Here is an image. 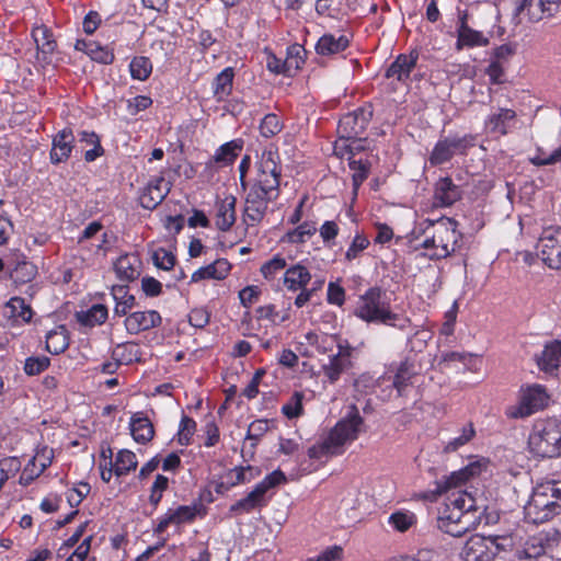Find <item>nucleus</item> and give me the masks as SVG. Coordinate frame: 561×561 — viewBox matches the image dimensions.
I'll return each mask as SVG.
<instances>
[{
    "instance_id": "nucleus-1",
    "label": "nucleus",
    "mask_w": 561,
    "mask_h": 561,
    "mask_svg": "<svg viewBox=\"0 0 561 561\" xmlns=\"http://www.w3.org/2000/svg\"><path fill=\"white\" fill-rule=\"evenodd\" d=\"M480 472L481 465L472 462L437 481V491L447 493L438 508L437 527L442 531L453 537H461L481 523L486 508L484 500L461 489L463 483Z\"/></svg>"
},
{
    "instance_id": "nucleus-2",
    "label": "nucleus",
    "mask_w": 561,
    "mask_h": 561,
    "mask_svg": "<svg viewBox=\"0 0 561 561\" xmlns=\"http://www.w3.org/2000/svg\"><path fill=\"white\" fill-rule=\"evenodd\" d=\"M363 419L359 415L356 405H351L347 415L342 419L329 436L320 444L313 445L308 449V455L312 459L333 456L342 453L345 443L357 438Z\"/></svg>"
},
{
    "instance_id": "nucleus-3",
    "label": "nucleus",
    "mask_w": 561,
    "mask_h": 561,
    "mask_svg": "<svg viewBox=\"0 0 561 561\" xmlns=\"http://www.w3.org/2000/svg\"><path fill=\"white\" fill-rule=\"evenodd\" d=\"M456 227V221L446 217L436 221L427 220L423 231L425 238L420 245L433 251L428 254L431 260L445 259L456 251L459 238Z\"/></svg>"
},
{
    "instance_id": "nucleus-4",
    "label": "nucleus",
    "mask_w": 561,
    "mask_h": 561,
    "mask_svg": "<svg viewBox=\"0 0 561 561\" xmlns=\"http://www.w3.org/2000/svg\"><path fill=\"white\" fill-rule=\"evenodd\" d=\"M526 514L536 524L545 523L561 513V480L538 483L525 507Z\"/></svg>"
},
{
    "instance_id": "nucleus-5",
    "label": "nucleus",
    "mask_w": 561,
    "mask_h": 561,
    "mask_svg": "<svg viewBox=\"0 0 561 561\" xmlns=\"http://www.w3.org/2000/svg\"><path fill=\"white\" fill-rule=\"evenodd\" d=\"M528 447L537 457H560L561 422L553 419L536 422L528 437Z\"/></svg>"
},
{
    "instance_id": "nucleus-6",
    "label": "nucleus",
    "mask_w": 561,
    "mask_h": 561,
    "mask_svg": "<svg viewBox=\"0 0 561 561\" xmlns=\"http://www.w3.org/2000/svg\"><path fill=\"white\" fill-rule=\"evenodd\" d=\"M355 314L366 322L386 325H394L399 319V316L390 310L385 293L379 287H371L359 297Z\"/></svg>"
},
{
    "instance_id": "nucleus-7",
    "label": "nucleus",
    "mask_w": 561,
    "mask_h": 561,
    "mask_svg": "<svg viewBox=\"0 0 561 561\" xmlns=\"http://www.w3.org/2000/svg\"><path fill=\"white\" fill-rule=\"evenodd\" d=\"M512 547V538L507 536L472 535L465 543L461 556L465 561H493L501 552Z\"/></svg>"
},
{
    "instance_id": "nucleus-8",
    "label": "nucleus",
    "mask_w": 561,
    "mask_h": 561,
    "mask_svg": "<svg viewBox=\"0 0 561 561\" xmlns=\"http://www.w3.org/2000/svg\"><path fill=\"white\" fill-rule=\"evenodd\" d=\"M286 481L280 470H275L266 476L255 488L243 499L230 506V512L236 514L250 513L267 504L265 494L271 489Z\"/></svg>"
},
{
    "instance_id": "nucleus-9",
    "label": "nucleus",
    "mask_w": 561,
    "mask_h": 561,
    "mask_svg": "<svg viewBox=\"0 0 561 561\" xmlns=\"http://www.w3.org/2000/svg\"><path fill=\"white\" fill-rule=\"evenodd\" d=\"M537 254L552 270L561 268V228L543 229L538 242Z\"/></svg>"
},
{
    "instance_id": "nucleus-10",
    "label": "nucleus",
    "mask_w": 561,
    "mask_h": 561,
    "mask_svg": "<svg viewBox=\"0 0 561 561\" xmlns=\"http://www.w3.org/2000/svg\"><path fill=\"white\" fill-rule=\"evenodd\" d=\"M277 156L273 151H264L261 161L257 163V175L251 186L259 187L264 192L278 196L280 169L278 168Z\"/></svg>"
},
{
    "instance_id": "nucleus-11",
    "label": "nucleus",
    "mask_w": 561,
    "mask_h": 561,
    "mask_svg": "<svg viewBox=\"0 0 561 561\" xmlns=\"http://www.w3.org/2000/svg\"><path fill=\"white\" fill-rule=\"evenodd\" d=\"M373 118V106L367 104L345 114L339 122L337 133L342 139H357Z\"/></svg>"
},
{
    "instance_id": "nucleus-12",
    "label": "nucleus",
    "mask_w": 561,
    "mask_h": 561,
    "mask_svg": "<svg viewBox=\"0 0 561 561\" xmlns=\"http://www.w3.org/2000/svg\"><path fill=\"white\" fill-rule=\"evenodd\" d=\"M276 198V195L264 192L261 186H250L243 207L244 221L248 225L260 222L266 214L268 203Z\"/></svg>"
},
{
    "instance_id": "nucleus-13",
    "label": "nucleus",
    "mask_w": 561,
    "mask_h": 561,
    "mask_svg": "<svg viewBox=\"0 0 561 561\" xmlns=\"http://www.w3.org/2000/svg\"><path fill=\"white\" fill-rule=\"evenodd\" d=\"M547 399L548 396L541 387H530L523 394L519 405L511 408L507 414L514 419L527 417L539 409H542L546 405Z\"/></svg>"
},
{
    "instance_id": "nucleus-14",
    "label": "nucleus",
    "mask_w": 561,
    "mask_h": 561,
    "mask_svg": "<svg viewBox=\"0 0 561 561\" xmlns=\"http://www.w3.org/2000/svg\"><path fill=\"white\" fill-rule=\"evenodd\" d=\"M339 352L329 358V363L322 366L324 376L331 383L339 380L340 376L346 371L351 365L352 346L346 340L339 341Z\"/></svg>"
},
{
    "instance_id": "nucleus-15",
    "label": "nucleus",
    "mask_w": 561,
    "mask_h": 561,
    "mask_svg": "<svg viewBox=\"0 0 561 561\" xmlns=\"http://www.w3.org/2000/svg\"><path fill=\"white\" fill-rule=\"evenodd\" d=\"M171 184L163 176L156 178L145 187L139 197L141 207L146 209H154L168 196Z\"/></svg>"
},
{
    "instance_id": "nucleus-16",
    "label": "nucleus",
    "mask_w": 561,
    "mask_h": 561,
    "mask_svg": "<svg viewBox=\"0 0 561 561\" xmlns=\"http://www.w3.org/2000/svg\"><path fill=\"white\" fill-rule=\"evenodd\" d=\"M162 318L156 310L136 311L125 319V328L128 333L137 334L142 331L157 328L161 324Z\"/></svg>"
},
{
    "instance_id": "nucleus-17",
    "label": "nucleus",
    "mask_w": 561,
    "mask_h": 561,
    "mask_svg": "<svg viewBox=\"0 0 561 561\" xmlns=\"http://www.w3.org/2000/svg\"><path fill=\"white\" fill-rule=\"evenodd\" d=\"M75 136L71 129L65 128L58 131L53 138V146L49 154L53 164L65 162L73 149Z\"/></svg>"
},
{
    "instance_id": "nucleus-18",
    "label": "nucleus",
    "mask_w": 561,
    "mask_h": 561,
    "mask_svg": "<svg viewBox=\"0 0 561 561\" xmlns=\"http://www.w3.org/2000/svg\"><path fill=\"white\" fill-rule=\"evenodd\" d=\"M540 370L553 374L561 366V340L547 343L540 354L535 356Z\"/></svg>"
},
{
    "instance_id": "nucleus-19",
    "label": "nucleus",
    "mask_w": 561,
    "mask_h": 561,
    "mask_svg": "<svg viewBox=\"0 0 561 561\" xmlns=\"http://www.w3.org/2000/svg\"><path fill=\"white\" fill-rule=\"evenodd\" d=\"M457 33V49H461L463 46L474 47L486 46L489 44V39L481 32L468 26L466 12L459 16Z\"/></svg>"
},
{
    "instance_id": "nucleus-20",
    "label": "nucleus",
    "mask_w": 561,
    "mask_h": 561,
    "mask_svg": "<svg viewBox=\"0 0 561 561\" xmlns=\"http://www.w3.org/2000/svg\"><path fill=\"white\" fill-rule=\"evenodd\" d=\"M237 198L232 195L226 196L216 203V227L220 231H228L236 222Z\"/></svg>"
},
{
    "instance_id": "nucleus-21",
    "label": "nucleus",
    "mask_w": 561,
    "mask_h": 561,
    "mask_svg": "<svg viewBox=\"0 0 561 561\" xmlns=\"http://www.w3.org/2000/svg\"><path fill=\"white\" fill-rule=\"evenodd\" d=\"M461 197V190L450 178H442L435 184L434 198L439 206H451Z\"/></svg>"
},
{
    "instance_id": "nucleus-22",
    "label": "nucleus",
    "mask_w": 561,
    "mask_h": 561,
    "mask_svg": "<svg viewBox=\"0 0 561 561\" xmlns=\"http://www.w3.org/2000/svg\"><path fill=\"white\" fill-rule=\"evenodd\" d=\"M129 428L133 438L139 444H146L153 438V425L142 412H137L131 416Z\"/></svg>"
},
{
    "instance_id": "nucleus-23",
    "label": "nucleus",
    "mask_w": 561,
    "mask_h": 561,
    "mask_svg": "<svg viewBox=\"0 0 561 561\" xmlns=\"http://www.w3.org/2000/svg\"><path fill=\"white\" fill-rule=\"evenodd\" d=\"M141 261L136 254H123L114 263L117 276L123 280H134L140 275Z\"/></svg>"
},
{
    "instance_id": "nucleus-24",
    "label": "nucleus",
    "mask_w": 561,
    "mask_h": 561,
    "mask_svg": "<svg viewBox=\"0 0 561 561\" xmlns=\"http://www.w3.org/2000/svg\"><path fill=\"white\" fill-rule=\"evenodd\" d=\"M551 547L549 535L539 533L530 537L524 545V548L518 551L519 559H537L543 556L548 548Z\"/></svg>"
},
{
    "instance_id": "nucleus-25",
    "label": "nucleus",
    "mask_w": 561,
    "mask_h": 561,
    "mask_svg": "<svg viewBox=\"0 0 561 561\" xmlns=\"http://www.w3.org/2000/svg\"><path fill=\"white\" fill-rule=\"evenodd\" d=\"M348 45L350 41L345 35L324 34L318 39L316 51L320 56H332L344 51Z\"/></svg>"
},
{
    "instance_id": "nucleus-26",
    "label": "nucleus",
    "mask_w": 561,
    "mask_h": 561,
    "mask_svg": "<svg viewBox=\"0 0 561 561\" xmlns=\"http://www.w3.org/2000/svg\"><path fill=\"white\" fill-rule=\"evenodd\" d=\"M230 268L231 265L226 259H219L195 271L192 275V282H199L202 279H224L229 274Z\"/></svg>"
},
{
    "instance_id": "nucleus-27",
    "label": "nucleus",
    "mask_w": 561,
    "mask_h": 561,
    "mask_svg": "<svg viewBox=\"0 0 561 561\" xmlns=\"http://www.w3.org/2000/svg\"><path fill=\"white\" fill-rule=\"evenodd\" d=\"M310 279L311 274L309 271L300 263H297L285 272L284 286L287 290L297 291L306 287Z\"/></svg>"
},
{
    "instance_id": "nucleus-28",
    "label": "nucleus",
    "mask_w": 561,
    "mask_h": 561,
    "mask_svg": "<svg viewBox=\"0 0 561 561\" xmlns=\"http://www.w3.org/2000/svg\"><path fill=\"white\" fill-rule=\"evenodd\" d=\"M416 59L417 57H413L412 55H399L387 69L386 77L396 78L399 81H405L414 69Z\"/></svg>"
},
{
    "instance_id": "nucleus-29",
    "label": "nucleus",
    "mask_w": 561,
    "mask_h": 561,
    "mask_svg": "<svg viewBox=\"0 0 561 561\" xmlns=\"http://www.w3.org/2000/svg\"><path fill=\"white\" fill-rule=\"evenodd\" d=\"M49 465V457H44L43 459H41L38 455L34 456L25 466L22 474L20 476L19 483L24 486L30 485L36 478H38L44 472V470Z\"/></svg>"
},
{
    "instance_id": "nucleus-30",
    "label": "nucleus",
    "mask_w": 561,
    "mask_h": 561,
    "mask_svg": "<svg viewBox=\"0 0 561 561\" xmlns=\"http://www.w3.org/2000/svg\"><path fill=\"white\" fill-rule=\"evenodd\" d=\"M234 71L231 67L219 72L213 82V92L217 101H224L232 91Z\"/></svg>"
},
{
    "instance_id": "nucleus-31",
    "label": "nucleus",
    "mask_w": 561,
    "mask_h": 561,
    "mask_svg": "<svg viewBox=\"0 0 561 561\" xmlns=\"http://www.w3.org/2000/svg\"><path fill=\"white\" fill-rule=\"evenodd\" d=\"M112 296L116 301L114 313L116 316L123 317L126 316L127 312L135 307L136 298L135 296L128 294L127 286H113Z\"/></svg>"
},
{
    "instance_id": "nucleus-32",
    "label": "nucleus",
    "mask_w": 561,
    "mask_h": 561,
    "mask_svg": "<svg viewBox=\"0 0 561 561\" xmlns=\"http://www.w3.org/2000/svg\"><path fill=\"white\" fill-rule=\"evenodd\" d=\"M108 311L104 305H93L87 311L77 312L76 317L80 324L84 327H95L102 324L107 319Z\"/></svg>"
},
{
    "instance_id": "nucleus-33",
    "label": "nucleus",
    "mask_w": 561,
    "mask_h": 561,
    "mask_svg": "<svg viewBox=\"0 0 561 561\" xmlns=\"http://www.w3.org/2000/svg\"><path fill=\"white\" fill-rule=\"evenodd\" d=\"M69 346L67 330L65 327H58L51 330L46 335V350L53 354L58 355L64 353Z\"/></svg>"
},
{
    "instance_id": "nucleus-34",
    "label": "nucleus",
    "mask_w": 561,
    "mask_h": 561,
    "mask_svg": "<svg viewBox=\"0 0 561 561\" xmlns=\"http://www.w3.org/2000/svg\"><path fill=\"white\" fill-rule=\"evenodd\" d=\"M168 512L172 517L173 524L175 525L192 522L197 515L205 514L204 507L201 503L193 505H181L174 510L170 508Z\"/></svg>"
},
{
    "instance_id": "nucleus-35",
    "label": "nucleus",
    "mask_w": 561,
    "mask_h": 561,
    "mask_svg": "<svg viewBox=\"0 0 561 561\" xmlns=\"http://www.w3.org/2000/svg\"><path fill=\"white\" fill-rule=\"evenodd\" d=\"M242 145L241 140H231L220 146L214 156V161L224 165L231 164L242 150Z\"/></svg>"
},
{
    "instance_id": "nucleus-36",
    "label": "nucleus",
    "mask_w": 561,
    "mask_h": 561,
    "mask_svg": "<svg viewBox=\"0 0 561 561\" xmlns=\"http://www.w3.org/2000/svg\"><path fill=\"white\" fill-rule=\"evenodd\" d=\"M515 118V112L510 108H500L497 113L492 114L486 121V127L491 131H499L502 135L507 133V123Z\"/></svg>"
},
{
    "instance_id": "nucleus-37",
    "label": "nucleus",
    "mask_w": 561,
    "mask_h": 561,
    "mask_svg": "<svg viewBox=\"0 0 561 561\" xmlns=\"http://www.w3.org/2000/svg\"><path fill=\"white\" fill-rule=\"evenodd\" d=\"M138 461L136 455L128 450L122 449L116 455V461L114 463V473L117 477L124 476L137 468Z\"/></svg>"
},
{
    "instance_id": "nucleus-38",
    "label": "nucleus",
    "mask_w": 561,
    "mask_h": 561,
    "mask_svg": "<svg viewBox=\"0 0 561 561\" xmlns=\"http://www.w3.org/2000/svg\"><path fill=\"white\" fill-rule=\"evenodd\" d=\"M348 167L353 171L352 180L353 187L355 191L363 184V182L368 178L370 170V162L368 160L358 159L356 160L353 157L348 158Z\"/></svg>"
},
{
    "instance_id": "nucleus-39",
    "label": "nucleus",
    "mask_w": 561,
    "mask_h": 561,
    "mask_svg": "<svg viewBox=\"0 0 561 561\" xmlns=\"http://www.w3.org/2000/svg\"><path fill=\"white\" fill-rule=\"evenodd\" d=\"M257 474V471L251 467H236L226 474V489L230 486H234L240 483H245L254 479V477Z\"/></svg>"
},
{
    "instance_id": "nucleus-40",
    "label": "nucleus",
    "mask_w": 561,
    "mask_h": 561,
    "mask_svg": "<svg viewBox=\"0 0 561 561\" xmlns=\"http://www.w3.org/2000/svg\"><path fill=\"white\" fill-rule=\"evenodd\" d=\"M36 273V266L23 259L16 262L14 268L11 272V278L15 283L25 284L31 282L35 277Z\"/></svg>"
},
{
    "instance_id": "nucleus-41",
    "label": "nucleus",
    "mask_w": 561,
    "mask_h": 561,
    "mask_svg": "<svg viewBox=\"0 0 561 561\" xmlns=\"http://www.w3.org/2000/svg\"><path fill=\"white\" fill-rule=\"evenodd\" d=\"M413 375V365L410 364L408 360H404L399 365L392 381V386L393 388L397 389L399 396L403 393Z\"/></svg>"
},
{
    "instance_id": "nucleus-42",
    "label": "nucleus",
    "mask_w": 561,
    "mask_h": 561,
    "mask_svg": "<svg viewBox=\"0 0 561 561\" xmlns=\"http://www.w3.org/2000/svg\"><path fill=\"white\" fill-rule=\"evenodd\" d=\"M129 70L134 79L144 81L151 75L152 64L148 57H134L129 64Z\"/></svg>"
},
{
    "instance_id": "nucleus-43",
    "label": "nucleus",
    "mask_w": 561,
    "mask_h": 561,
    "mask_svg": "<svg viewBox=\"0 0 561 561\" xmlns=\"http://www.w3.org/2000/svg\"><path fill=\"white\" fill-rule=\"evenodd\" d=\"M5 309L9 310L10 317L22 319L23 321L27 322L32 318V309L28 305L25 304L24 299L21 297H13L11 298L7 305Z\"/></svg>"
},
{
    "instance_id": "nucleus-44",
    "label": "nucleus",
    "mask_w": 561,
    "mask_h": 561,
    "mask_svg": "<svg viewBox=\"0 0 561 561\" xmlns=\"http://www.w3.org/2000/svg\"><path fill=\"white\" fill-rule=\"evenodd\" d=\"M445 139L450 148L453 157L455 154H466L467 150L474 146L476 140L474 136L470 134L463 136H449L445 137Z\"/></svg>"
},
{
    "instance_id": "nucleus-45",
    "label": "nucleus",
    "mask_w": 561,
    "mask_h": 561,
    "mask_svg": "<svg viewBox=\"0 0 561 561\" xmlns=\"http://www.w3.org/2000/svg\"><path fill=\"white\" fill-rule=\"evenodd\" d=\"M306 49L299 44H294L287 48V56L285 61L291 73V77L305 64Z\"/></svg>"
},
{
    "instance_id": "nucleus-46",
    "label": "nucleus",
    "mask_w": 561,
    "mask_h": 561,
    "mask_svg": "<svg viewBox=\"0 0 561 561\" xmlns=\"http://www.w3.org/2000/svg\"><path fill=\"white\" fill-rule=\"evenodd\" d=\"M453 158L450 148L446 141L445 138L439 139L436 145L434 146L431 156H430V163L432 165H440L448 161H450Z\"/></svg>"
},
{
    "instance_id": "nucleus-47",
    "label": "nucleus",
    "mask_w": 561,
    "mask_h": 561,
    "mask_svg": "<svg viewBox=\"0 0 561 561\" xmlns=\"http://www.w3.org/2000/svg\"><path fill=\"white\" fill-rule=\"evenodd\" d=\"M32 36L36 43L37 49L48 54L55 49V42L50 38L51 35L47 27L39 26L33 30Z\"/></svg>"
},
{
    "instance_id": "nucleus-48",
    "label": "nucleus",
    "mask_w": 561,
    "mask_h": 561,
    "mask_svg": "<svg viewBox=\"0 0 561 561\" xmlns=\"http://www.w3.org/2000/svg\"><path fill=\"white\" fill-rule=\"evenodd\" d=\"M283 129V124L276 114L270 113L264 116L260 124V133L265 138L277 135Z\"/></svg>"
},
{
    "instance_id": "nucleus-49",
    "label": "nucleus",
    "mask_w": 561,
    "mask_h": 561,
    "mask_svg": "<svg viewBox=\"0 0 561 561\" xmlns=\"http://www.w3.org/2000/svg\"><path fill=\"white\" fill-rule=\"evenodd\" d=\"M476 434V431H474V427L473 425L470 423L468 424L467 426H465L462 430H461V434L453 439H450L444 450L446 453H453V451H456L458 450V448H460L461 446L466 445L468 442H470L472 439V437L474 436Z\"/></svg>"
},
{
    "instance_id": "nucleus-50",
    "label": "nucleus",
    "mask_w": 561,
    "mask_h": 561,
    "mask_svg": "<svg viewBox=\"0 0 561 561\" xmlns=\"http://www.w3.org/2000/svg\"><path fill=\"white\" fill-rule=\"evenodd\" d=\"M89 57L99 64L110 65L114 61V53L107 46H102L99 43H94L93 48L90 49Z\"/></svg>"
},
{
    "instance_id": "nucleus-51",
    "label": "nucleus",
    "mask_w": 561,
    "mask_h": 561,
    "mask_svg": "<svg viewBox=\"0 0 561 561\" xmlns=\"http://www.w3.org/2000/svg\"><path fill=\"white\" fill-rule=\"evenodd\" d=\"M195 430H196V422L192 417H190L187 415H183L181 423H180L179 433H178L179 443L181 445H188L191 437L193 436Z\"/></svg>"
},
{
    "instance_id": "nucleus-52",
    "label": "nucleus",
    "mask_w": 561,
    "mask_h": 561,
    "mask_svg": "<svg viewBox=\"0 0 561 561\" xmlns=\"http://www.w3.org/2000/svg\"><path fill=\"white\" fill-rule=\"evenodd\" d=\"M152 260L157 267L164 271L171 270L175 264V256L163 248L153 252Z\"/></svg>"
},
{
    "instance_id": "nucleus-53",
    "label": "nucleus",
    "mask_w": 561,
    "mask_h": 561,
    "mask_svg": "<svg viewBox=\"0 0 561 561\" xmlns=\"http://www.w3.org/2000/svg\"><path fill=\"white\" fill-rule=\"evenodd\" d=\"M50 364V360L46 356L41 357H28L25 360L24 371L28 376H35L44 371Z\"/></svg>"
},
{
    "instance_id": "nucleus-54",
    "label": "nucleus",
    "mask_w": 561,
    "mask_h": 561,
    "mask_svg": "<svg viewBox=\"0 0 561 561\" xmlns=\"http://www.w3.org/2000/svg\"><path fill=\"white\" fill-rule=\"evenodd\" d=\"M317 231L314 224L305 222L298 226L294 231L288 233L290 242L300 243L305 242L306 238L311 237Z\"/></svg>"
},
{
    "instance_id": "nucleus-55",
    "label": "nucleus",
    "mask_w": 561,
    "mask_h": 561,
    "mask_svg": "<svg viewBox=\"0 0 561 561\" xmlns=\"http://www.w3.org/2000/svg\"><path fill=\"white\" fill-rule=\"evenodd\" d=\"M286 265V260L276 255L262 265L261 273L265 278H272L278 271L285 268Z\"/></svg>"
},
{
    "instance_id": "nucleus-56",
    "label": "nucleus",
    "mask_w": 561,
    "mask_h": 561,
    "mask_svg": "<svg viewBox=\"0 0 561 561\" xmlns=\"http://www.w3.org/2000/svg\"><path fill=\"white\" fill-rule=\"evenodd\" d=\"M368 245L369 240L366 237L362 234H356L345 253L346 260L352 261L356 259L359 255V253L363 252Z\"/></svg>"
},
{
    "instance_id": "nucleus-57",
    "label": "nucleus",
    "mask_w": 561,
    "mask_h": 561,
    "mask_svg": "<svg viewBox=\"0 0 561 561\" xmlns=\"http://www.w3.org/2000/svg\"><path fill=\"white\" fill-rule=\"evenodd\" d=\"M414 515L408 513H393L389 517V523L399 531L408 530L413 524Z\"/></svg>"
},
{
    "instance_id": "nucleus-58",
    "label": "nucleus",
    "mask_w": 561,
    "mask_h": 561,
    "mask_svg": "<svg viewBox=\"0 0 561 561\" xmlns=\"http://www.w3.org/2000/svg\"><path fill=\"white\" fill-rule=\"evenodd\" d=\"M301 400L302 394L300 392H295L290 399V402L283 405V413L289 419L299 416L302 412Z\"/></svg>"
},
{
    "instance_id": "nucleus-59",
    "label": "nucleus",
    "mask_w": 561,
    "mask_h": 561,
    "mask_svg": "<svg viewBox=\"0 0 561 561\" xmlns=\"http://www.w3.org/2000/svg\"><path fill=\"white\" fill-rule=\"evenodd\" d=\"M268 421L256 420L249 425L247 439L257 442L268 431Z\"/></svg>"
},
{
    "instance_id": "nucleus-60",
    "label": "nucleus",
    "mask_w": 561,
    "mask_h": 561,
    "mask_svg": "<svg viewBox=\"0 0 561 561\" xmlns=\"http://www.w3.org/2000/svg\"><path fill=\"white\" fill-rule=\"evenodd\" d=\"M91 488L88 483L81 482L79 488L72 489L67 494V501L71 507L78 506L82 500L89 494Z\"/></svg>"
},
{
    "instance_id": "nucleus-61",
    "label": "nucleus",
    "mask_w": 561,
    "mask_h": 561,
    "mask_svg": "<svg viewBox=\"0 0 561 561\" xmlns=\"http://www.w3.org/2000/svg\"><path fill=\"white\" fill-rule=\"evenodd\" d=\"M266 68L273 73L291 77L289 68L287 67V62L277 58L273 54H270L267 57Z\"/></svg>"
},
{
    "instance_id": "nucleus-62",
    "label": "nucleus",
    "mask_w": 561,
    "mask_h": 561,
    "mask_svg": "<svg viewBox=\"0 0 561 561\" xmlns=\"http://www.w3.org/2000/svg\"><path fill=\"white\" fill-rule=\"evenodd\" d=\"M152 104V100L146 95H137L128 100L127 108L130 115H136L140 111H145Z\"/></svg>"
},
{
    "instance_id": "nucleus-63",
    "label": "nucleus",
    "mask_w": 561,
    "mask_h": 561,
    "mask_svg": "<svg viewBox=\"0 0 561 561\" xmlns=\"http://www.w3.org/2000/svg\"><path fill=\"white\" fill-rule=\"evenodd\" d=\"M141 289L149 297L159 296L162 291V284L154 277L146 276L141 279Z\"/></svg>"
},
{
    "instance_id": "nucleus-64",
    "label": "nucleus",
    "mask_w": 561,
    "mask_h": 561,
    "mask_svg": "<svg viewBox=\"0 0 561 561\" xmlns=\"http://www.w3.org/2000/svg\"><path fill=\"white\" fill-rule=\"evenodd\" d=\"M345 299V290L335 283H329L328 301L332 305L342 306Z\"/></svg>"
}]
</instances>
